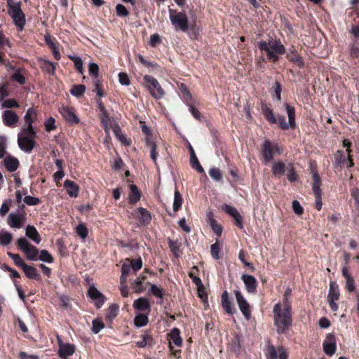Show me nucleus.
Here are the masks:
<instances>
[{"label":"nucleus","instance_id":"nucleus-17","mask_svg":"<svg viewBox=\"0 0 359 359\" xmlns=\"http://www.w3.org/2000/svg\"><path fill=\"white\" fill-rule=\"evenodd\" d=\"M241 280L243 281L245 290L248 293L254 294L256 292L257 281L253 276L243 274Z\"/></svg>","mask_w":359,"mask_h":359},{"label":"nucleus","instance_id":"nucleus-11","mask_svg":"<svg viewBox=\"0 0 359 359\" xmlns=\"http://www.w3.org/2000/svg\"><path fill=\"white\" fill-rule=\"evenodd\" d=\"M234 294L240 311H241L245 318L249 320L251 317L250 304L240 290H235Z\"/></svg>","mask_w":359,"mask_h":359},{"label":"nucleus","instance_id":"nucleus-34","mask_svg":"<svg viewBox=\"0 0 359 359\" xmlns=\"http://www.w3.org/2000/svg\"><path fill=\"white\" fill-rule=\"evenodd\" d=\"M13 240V235L5 230L0 231V245L6 246L9 245Z\"/></svg>","mask_w":359,"mask_h":359},{"label":"nucleus","instance_id":"nucleus-64","mask_svg":"<svg viewBox=\"0 0 359 359\" xmlns=\"http://www.w3.org/2000/svg\"><path fill=\"white\" fill-rule=\"evenodd\" d=\"M352 198L355 200V206L359 210V189L358 188H353L351 190Z\"/></svg>","mask_w":359,"mask_h":359},{"label":"nucleus","instance_id":"nucleus-1","mask_svg":"<svg viewBox=\"0 0 359 359\" xmlns=\"http://www.w3.org/2000/svg\"><path fill=\"white\" fill-rule=\"evenodd\" d=\"M274 323L278 334L285 333V330L292 325L291 305L287 304L282 309L280 303H277L273 306Z\"/></svg>","mask_w":359,"mask_h":359},{"label":"nucleus","instance_id":"nucleus-44","mask_svg":"<svg viewBox=\"0 0 359 359\" xmlns=\"http://www.w3.org/2000/svg\"><path fill=\"white\" fill-rule=\"evenodd\" d=\"M118 311H119V307L118 305H116V304L110 305L107 309L106 318L109 320L114 319L118 315Z\"/></svg>","mask_w":359,"mask_h":359},{"label":"nucleus","instance_id":"nucleus-55","mask_svg":"<svg viewBox=\"0 0 359 359\" xmlns=\"http://www.w3.org/2000/svg\"><path fill=\"white\" fill-rule=\"evenodd\" d=\"M76 232L81 238L85 239L88 236V229L83 224H79L76 228Z\"/></svg>","mask_w":359,"mask_h":359},{"label":"nucleus","instance_id":"nucleus-16","mask_svg":"<svg viewBox=\"0 0 359 359\" xmlns=\"http://www.w3.org/2000/svg\"><path fill=\"white\" fill-rule=\"evenodd\" d=\"M2 120L5 126L15 127L19 121V116L14 111L5 110L2 114Z\"/></svg>","mask_w":359,"mask_h":359},{"label":"nucleus","instance_id":"nucleus-10","mask_svg":"<svg viewBox=\"0 0 359 359\" xmlns=\"http://www.w3.org/2000/svg\"><path fill=\"white\" fill-rule=\"evenodd\" d=\"M261 153L264 161L268 163L273 158L275 153L280 154V151L277 144H272L269 140H266L263 142Z\"/></svg>","mask_w":359,"mask_h":359},{"label":"nucleus","instance_id":"nucleus-39","mask_svg":"<svg viewBox=\"0 0 359 359\" xmlns=\"http://www.w3.org/2000/svg\"><path fill=\"white\" fill-rule=\"evenodd\" d=\"M198 272L197 266H194L192 267L191 271L189 272V276L191 278L192 282L198 287H202L203 283L199 277H198L196 274Z\"/></svg>","mask_w":359,"mask_h":359},{"label":"nucleus","instance_id":"nucleus-28","mask_svg":"<svg viewBox=\"0 0 359 359\" xmlns=\"http://www.w3.org/2000/svg\"><path fill=\"white\" fill-rule=\"evenodd\" d=\"M133 306L140 311H147L150 309V303L147 299L140 297L135 300Z\"/></svg>","mask_w":359,"mask_h":359},{"label":"nucleus","instance_id":"nucleus-48","mask_svg":"<svg viewBox=\"0 0 359 359\" xmlns=\"http://www.w3.org/2000/svg\"><path fill=\"white\" fill-rule=\"evenodd\" d=\"M210 177L215 181L219 182L222 179L221 171L217 168H211L208 171Z\"/></svg>","mask_w":359,"mask_h":359},{"label":"nucleus","instance_id":"nucleus-49","mask_svg":"<svg viewBox=\"0 0 359 359\" xmlns=\"http://www.w3.org/2000/svg\"><path fill=\"white\" fill-rule=\"evenodd\" d=\"M100 68L99 66L95 62H90L88 65L89 74L93 77V79H98Z\"/></svg>","mask_w":359,"mask_h":359},{"label":"nucleus","instance_id":"nucleus-43","mask_svg":"<svg viewBox=\"0 0 359 359\" xmlns=\"http://www.w3.org/2000/svg\"><path fill=\"white\" fill-rule=\"evenodd\" d=\"M100 119L101 122L105 130H108V124L110 120L109 114L104 107H101L100 111Z\"/></svg>","mask_w":359,"mask_h":359},{"label":"nucleus","instance_id":"nucleus-46","mask_svg":"<svg viewBox=\"0 0 359 359\" xmlns=\"http://www.w3.org/2000/svg\"><path fill=\"white\" fill-rule=\"evenodd\" d=\"M39 253L40 255L39 256L38 255V260L47 263H52L53 262V258L48 250H42Z\"/></svg>","mask_w":359,"mask_h":359},{"label":"nucleus","instance_id":"nucleus-31","mask_svg":"<svg viewBox=\"0 0 359 359\" xmlns=\"http://www.w3.org/2000/svg\"><path fill=\"white\" fill-rule=\"evenodd\" d=\"M22 269L25 272L26 276L29 279H38L39 278V275L37 272L36 268L32 266H29L25 264Z\"/></svg>","mask_w":359,"mask_h":359},{"label":"nucleus","instance_id":"nucleus-32","mask_svg":"<svg viewBox=\"0 0 359 359\" xmlns=\"http://www.w3.org/2000/svg\"><path fill=\"white\" fill-rule=\"evenodd\" d=\"M142 340L136 343V346L139 348H144L147 346H151L154 344L153 338L148 333H144L142 336Z\"/></svg>","mask_w":359,"mask_h":359},{"label":"nucleus","instance_id":"nucleus-53","mask_svg":"<svg viewBox=\"0 0 359 359\" xmlns=\"http://www.w3.org/2000/svg\"><path fill=\"white\" fill-rule=\"evenodd\" d=\"M287 57L290 61L292 62L299 67H302L304 65L302 57H300L297 54H293L292 55H287Z\"/></svg>","mask_w":359,"mask_h":359},{"label":"nucleus","instance_id":"nucleus-60","mask_svg":"<svg viewBox=\"0 0 359 359\" xmlns=\"http://www.w3.org/2000/svg\"><path fill=\"white\" fill-rule=\"evenodd\" d=\"M292 210L294 211V212L300 216L303 214L304 212V208L301 205V204L299 203V202L297 200H294L292 201Z\"/></svg>","mask_w":359,"mask_h":359},{"label":"nucleus","instance_id":"nucleus-26","mask_svg":"<svg viewBox=\"0 0 359 359\" xmlns=\"http://www.w3.org/2000/svg\"><path fill=\"white\" fill-rule=\"evenodd\" d=\"M312 190L315 196L319 197V195H321V189H320V178L316 171H313L312 172Z\"/></svg>","mask_w":359,"mask_h":359},{"label":"nucleus","instance_id":"nucleus-2","mask_svg":"<svg viewBox=\"0 0 359 359\" xmlns=\"http://www.w3.org/2000/svg\"><path fill=\"white\" fill-rule=\"evenodd\" d=\"M258 47L261 50L265 51L269 59L273 62H276L278 60V55H283L285 52V48L280 41L274 40L271 38L268 41H259Z\"/></svg>","mask_w":359,"mask_h":359},{"label":"nucleus","instance_id":"nucleus-4","mask_svg":"<svg viewBox=\"0 0 359 359\" xmlns=\"http://www.w3.org/2000/svg\"><path fill=\"white\" fill-rule=\"evenodd\" d=\"M8 13L18 30L22 31L25 25V16L20 8V3L8 1Z\"/></svg>","mask_w":359,"mask_h":359},{"label":"nucleus","instance_id":"nucleus-30","mask_svg":"<svg viewBox=\"0 0 359 359\" xmlns=\"http://www.w3.org/2000/svg\"><path fill=\"white\" fill-rule=\"evenodd\" d=\"M170 339L173 342L175 345L178 347H180L182 344V340L180 336V331L178 328H173L171 330L170 333L169 334Z\"/></svg>","mask_w":359,"mask_h":359},{"label":"nucleus","instance_id":"nucleus-56","mask_svg":"<svg viewBox=\"0 0 359 359\" xmlns=\"http://www.w3.org/2000/svg\"><path fill=\"white\" fill-rule=\"evenodd\" d=\"M116 13L118 17H127L129 15V12L126 6L121 4L116 5Z\"/></svg>","mask_w":359,"mask_h":359},{"label":"nucleus","instance_id":"nucleus-61","mask_svg":"<svg viewBox=\"0 0 359 359\" xmlns=\"http://www.w3.org/2000/svg\"><path fill=\"white\" fill-rule=\"evenodd\" d=\"M23 201L28 205H36L40 202L39 198L34 197L29 195L25 196Z\"/></svg>","mask_w":359,"mask_h":359},{"label":"nucleus","instance_id":"nucleus-50","mask_svg":"<svg viewBox=\"0 0 359 359\" xmlns=\"http://www.w3.org/2000/svg\"><path fill=\"white\" fill-rule=\"evenodd\" d=\"M69 58L74 62V67L79 73L83 74V61L80 57L78 56H69Z\"/></svg>","mask_w":359,"mask_h":359},{"label":"nucleus","instance_id":"nucleus-62","mask_svg":"<svg viewBox=\"0 0 359 359\" xmlns=\"http://www.w3.org/2000/svg\"><path fill=\"white\" fill-rule=\"evenodd\" d=\"M55 118L53 117H49L44 123L46 130L48 132L53 130L55 128Z\"/></svg>","mask_w":359,"mask_h":359},{"label":"nucleus","instance_id":"nucleus-9","mask_svg":"<svg viewBox=\"0 0 359 359\" xmlns=\"http://www.w3.org/2000/svg\"><path fill=\"white\" fill-rule=\"evenodd\" d=\"M25 205L22 204L21 206L22 211L11 212L7 217V223L11 228L21 229L23 227L26 220L25 213L22 210Z\"/></svg>","mask_w":359,"mask_h":359},{"label":"nucleus","instance_id":"nucleus-29","mask_svg":"<svg viewBox=\"0 0 359 359\" xmlns=\"http://www.w3.org/2000/svg\"><path fill=\"white\" fill-rule=\"evenodd\" d=\"M130 192L129 194L128 201L131 204L136 203L140 199V192L135 184L130 186Z\"/></svg>","mask_w":359,"mask_h":359},{"label":"nucleus","instance_id":"nucleus-23","mask_svg":"<svg viewBox=\"0 0 359 359\" xmlns=\"http://www.w3.org/2000/svg\"><path fill=\"white\" fill-rule=\"evenodd\" d=\"M339 297V290L337 282L331 281L330 283L329 292L327 294L328 301H337Z\"/></svg>","mask_w":359,"mask_h":359},{"label":"nucleus","instance_id":"nucleus-58","mask_svg":"<svg viewBox=\"0 0 359 359\" xmlns=\"http://www.w3.org/2000/svg\"><path fill=\"white\" fill-rule=\"evenodd\" d=\"M104 323L99 320H93L92 323V332L94 334H97L102 329L104 328Z\"/></svg>","mask_w":359,"mask_h":359},{"label":"nucleus","instance_id":"nucleus-19","mask_svg":"<svg viewBox=\"0 0 359 359\" xmlns=\"http://www.w3.org/2000/svg\"><path fill=\"white\" fill-rule=\"evenodd\" d=\"M342 276L346 279L345 288L349 292H353L355 290V280L353 277L348 273V267L344 266L341 269Z\"/></svg>","mask_w":359,"mask_h":359},{"label":"nucleus","instance_id":"nucleus-41","mask_svg":"<svg viewBox=\"0 0 359 359\" xmlns=\"http://www.w3.org/2000/svg\"><path fill=\"white\" fill-rule=\"evenodd\" d=\"M41 67L42 69L49 74H53L55 72V67L54 65V63L46 60H42L41 61Z\"/></svg>","mask_w":359,"mask_h":359},{"label":"nucleus","instance_id":"nucleus-52","mask_svg":"<svg viewBox=\"0 0 359 359\" xmlns=\"http://www.w3.org/2000/svg\"><path fill=\"white\" fill-rule=\"evenodd\" d=\"M19 104L18 102L14 99H7L2 102L1 103V107L2 108H18Z\"/></svg>","mask_w":359,"mask_h":359},{"label":"nucleus","instance_id":"nucleus-36","mask_svg":"<svg viewBox=\"0 0 359 359\" xmlns=\"http://www.w3.org/2000/svg\"><path fill=\"white\" fill-rule=\"evenodd\" d=\"M149 322L148 316L144 313H140L134 318V324L137 327L145 326Z\"/></svg>","mask_w":359,"mask_h":359},{"label":"nucleus","instance_id":"nucleus-59","mask_svg":"<svg viewBox=\"0 0 359 359\" xmlns=\"http://www.w3.org/2000/svg\"><path fill=\"white\" fill-rule=\"evenodd\" d=\"M267 359H277L278 351L276 350L273 345H269L266 350Z\"/></svg>","mask_w":359,"mask_h":359},{"label":"nucleus","instance_id":"nucleus-57","mask_svg":"<svg viewBox=\"0 0 359 359\" xmlns=\"http://www.w3.org/2000/svg\"><path fill=\"white\" fill-rule=\"evenodd\" d=\"M210 224L212 231L218 237H220L222 233V227L213 219H210Z\"/></svg>","mask_w":359,"mask_h":359},{"label":"nucleus","instance_id":"nucleus-8","mask_svg":"<svg viewBox=\"0 0 359 359\" xmlns=\"http://www.w3.org/2000/svg\"><path fill=\"white\" fill-rule=\"evenodd\" d=\"M285 107L288 116V123L285 121V118L283 116H278L276 118V123H278L279 126L283 130H287L290 128H294L295 126L294 107L287 104H285Z\"/></svg>","mask_w":359,"mask_h":359},{"label":"nucleus","instance_id":"nucleus-37","mask_svg":"<svg viewBox=\"0 0 359 359\" xmlns=\"http://www.w3.org/2000/svg\"><path fill=\"white\" fill-rule=\"evenodd\" d=\"M139 219L144 224H149L151 220V214L144 208H139Z\"/></svg>","mask_w":359,"mask_h":359},{"label":"nucleus","instance_id":"nucleus-5","mask_svg":"<svg viewBox=\"0 0 359 359\" xmlns=\"http://www.w3.org/2000/svg\"><path fill=\"white\" fill-rule=\"evenodd\" d=\"M35 135L36 132L21 130L18 135V144L20 149L26 153H30L35 146Z\"/></svg>","mask_w":359,"mask_h":359},{"label":"nucleus","instance_id":"nucleus-13","mask_svg":"<svg viewBox=\"0 0 359 359\" xmlns=\"http://www.w3.org/2000/svg\"><path fill=\"white\" fill-rule=\"evenodd\" d=\"M222 210H224L226 214L231 216L235 220V224L240 229L243 228V218L238 211V210L231 205L224 204L222 207Z\"/></svg>","mask_w":359,"mask_h":359},{"label":"nucleus","instance_id":"nucleus-20","mask_svg":"<svg viewBox=\"0 0 359 359\" xmlns=\"http://www.w3.org/2000/svg\"><path fill=\"white\" fill-rule=\"evenodd\" d=\"M221 301H222V306L223 309L228 314H233L236 313V309L234 308L233 305L232 304L227 291H224L221 297Z\"/></svg>","mask_w":359,"mask_h":359},{"label":"nucleus","instance_id":"nucleus-42","mask_svg":"<svg viewBox=\"0 0 359 359\" xmlns=\"http://www.w3.org/2000/svg\"><path fill=\"white\" fill-rule=\"evenodd\" d=\"M150 285L149 292L152 294L154 296L158 298L162 299L163 297V290L162 287H158L157 285L148 283Z\"/></svg>","mask_w":359,"mask_h":359},{"label":"nucleus","instance_id":"nucleus-18","mask_svg":"<svg viewBox=\"0 0 359 359\" xmlns=\"http://www.w3.org/2000/svg\"><path fill=\"white\" fill-rule=\"evenodd\" d=\"M36 118V111L33 108H29L28 110L26 112V114L25 115V121L26 122V126L22 128L21 130H27L35 132L34 128H33V122L34 120Z\"/></svg>","mask_w":359,"mask_h":359},{"label":"nucleus","instance_id":"nucleus-6","mask_svg":"<svg viewBox=\"0 0 359 359\" xmlns=\"http://www.w3.org/2000/svg\"><path fill=\"white\" fill-rule=\"evenodd\" d=\"M143 80L152 97L158 100L164 96L165 92L156 78L150 75H145Z\"/></svg>","mask_w":359,"mask_h":359},{"label":"nucleus","instance_id":"nucleus-51","mask_svg":"<svg viewBox=\"0 0 359 359\" xmlns=\"http://www.w3.org/2000/svg\"><path fill=\"white\" fill-rule=\"evenodd\" d=\"M147 143L151 147V158L156 163L157 159L156 144L154 142L149 140L148 138H147Z\"/></svg>","mask_w":359,"mask_h":359},{"label":"nucleus","instance_id":"nucleus-12","mask_svg":"<svg viewBox=\"0 0 359 359\" xmlns=\"http://www.w3.org/2000/svg\"><path fill=\"white\" fill-rule=\"evenodd\" d=\"M87 294L92 300L95 301V304L98 309L101 308L105 302L106 298L94 285L89 287Z\"/></svg>","mask_w":359,"mask_h":359},{"label":"nucleus","instance_id":"nucleus-3","mask_svg":"<svg viewBox=\"0 0 359 359\" xmlns=\"http://www.w3.org/2000/svg\"><path fill=\"white\" fill-rule=\"evenodd\" d=\"M168 12L170 22L175 30L187 32L189 29V20L187 14L173 9H169Z\"/></svg>","mask_w":359,"mask_h":359},{"label":"nucleus","instance_id":"nucleus-45","mask_svg":"<svg viewBox=\"0 0 359 359\" xmlns=\"http://www.w3.org/2000/svg\"><path fill=\"white\" fill-rule=\"evenodd\" d=\"M190 164H191V166L194 169L197 170L198 172H199V173L204 172V169L200 164L196 154L190 156Z\"/></svg>","mask_w":359,"mask_h":359},{"label":"nucleus","instance_id":"nucleus-54","mask_svg":"<svg viewBox=\"0 0 359 359\" xmlns=\"http://www.w3.org/2000/svg\"><path fill=\"white\" fill-rule=\"evenodd\" d=\"M287 179L290 182H294L297 180L294 168L291 163L287 165Z\"/></svg>","mask_w":359,"mask_h":359},{"label":"nucleus","instance_id":"nucleus-33","mask_svg":"<svg viewBox=\"0 0 359 359\" xmlns=\"http://www.w3.org/2000/svg\"><path fill=\"white\" fill-rule=\"evenodd\" d=\"M168 245L175 257H179L182 254L180 250L181 243L179 242V241H173L169 238Z\"/></svg>","mask_w":359,"mask_h":359},{"label":"nucleus","instance_id":"nucleus-21","mask_svg":"<svg viewBox=\"0 0 359 359\" xmlns=\"http://www.w3.org/2000/svg\"><path fill=\"white\" fill-rule=\"evenodd\" d=\"M75 352V346L72 344L66 343L59 348L58 354L60 358H66L71 356Z\"/></svg>","mask_w":359,"mask_h":359},{"label":"nucleus","instance_id":"nucleus-15","mask_svg":"<svg viewBox=\"0 0 359 359\" xmlns=\"http://www.w3.org/2000/svg\"><path fill=\"white\" fill-rule=\"evenodd\" d=\"M323 351L327 355H332L337 348L336 339L334 334L330 333L326 336L325 340L323 344Z\"/></svg>","mask_w":359,"mask_h":359},{"label":"nucleus","instance_id":"nucleus-35","mask_svg":"<svg viewBox=\"0 0 359 359\" xmlns=\"http://www.w3.org/2000/svg\"><path fill=\"white\" fill-rule=\"evenodd\" d=\"M262 112L265 118L271 123H276V118L275 117L273 111L269 109L266 104L262 106Z\"/></svg>","mask_w":359,"mask_h":359},{"label":"nucleus","instance_id":"nucleus-22","mask_svg":"<svg viewBox=\"0 0 359 359\" xmlns=\"http://www.w3.org/2000/svg\"><path fill=\"white\" fill-rule=\"evenodd\" d=\"M64 187L66 189L67 194L71 197H76L79 194V187L73 181L66 180L64 182Z\"/></svg>","mask_w":359,"mask_h":359},{"label":"nucleus","instance_id":"nucleus-7","mask_svg":"<svg viewBox=\"0 0 359 359\" xmlns=\"http://www.w3.org/2000/svg\"><path fill=\"white\" fill-rule=\"evenodd\" d=\"M17 245L18 248L26 255L27 259L30 261H37L39 250L32 244H30L27 240L23 237L18 239Z\"/></svg>","mask_w":359,"mask_h":359},{"label":"nucleus","instance_id":"nucleus-47","mask_svg":"<svg viewBox=\"0 0 359 359\" xmlns=\"http://www.w3.org/2000/svg\"><path fill=\"white\" fill-rule=\"evenodd\" d=\"M7 255L10 258H11L13 260L15 264L17 265L18 266L22 268L26 264L24 260L20 256V255L13 254L11 252H8Z\"/></svg>","mask_w":359,"mask_h":359},{"label":"nucleus","instance_id":"nucleus-40","mask_svg":"<svg viewBox=\"0 0 359 359\" xmlns=\"http://www.w3.org/2000/svg\"><path fill=\"white\" fill-rule=\"evenodd\" d=\"M182 197L181 194L179 192V191L175 189V196H174V201L172 205V208L174 212H177L179 210V209L181 208L182 204Z\"/></svg>","mask_w":359,"mask_h":359},{"label":"nucleus","instance_id":"nucleus-27","mask_svg":"<svg viewBox=\"0 0 359 359\" xmlns=\"http://www.w3.org/2000/svg\"><path fill=\"white\" fill-rule=\"evenodd\" d=\"M286 165L282 161L273 163L271 166V172L276 177H280L285 174Z\"/></svg>","mask_w":359,"mask_h":359},{"label":"nucleus","instance_id":"nucleus-38","mask_svg":"<svg viewBox=\"0 0 359 359\" xmlns=\"http://www.w3.org/2000/svg\"><path fill=\"white\" fill-rule=\"evenodd\" d=\"M86 91V86L83 84L74 85L70 90V93L76 97L82 96Z\"/></svg>","mask_w":359,"mask_h":359},{"label":"nucleus","instance_id":"nucleus-14","mask_svg":"<svg viewBox=\"0 0 359 359\" xmlns=\"http://www.w3.org/2000/svg\"><path fill=\"white\" fill-rule=\"evenodd\" d=\"M59 111L62 116L70 124L76 125L79 123V118L72 108L63 106L59 109Z\"/></svg>","mask_w":359,"mask_h":359},{"label":"nucleus","instance_id":"nucleus-63","mask_svg":"<svg viewBox=\"0 0 359 359\" xmlns=\"http://www.w3.org/2000/svg\"><path fill=\"white\" fill-rule=\"evenodd\" d=\"M118 81L122 86H129L130 83L128 75L124 72L118 74Z\"/></svg>","mask_w":359,"mask_h":359},{"label":"nucleus","instance_id":"nucleus-25","mask_svg":"<svg viewBox=\"0 0 359 359\" xmlns=\"http://www.w3.org/2000/svg\"><path fill=\"white\" fill-rule=\"evenodd\" d=\"M4 161L7 170L11 172L15 171L19 167V161L16 158L6 156Z\"/></svg>","mask_w":359,"mask_h":359},{"label":"nucleus","instance_id":"nucleus-24","mask_svg":"<svg viewBox=\"0 0 359 359\" xmlns=\"http://www.w3.org/2000/svg\"><path fill=\"white\" fill-rule=\"evenodd\" d=\"M25 235L36 244L40 243L41 240L40 234L34 226L28 225L27 226L25 229Z\"/></svg>","mask_w":359,"mask_h":359}]
</instances>
